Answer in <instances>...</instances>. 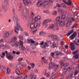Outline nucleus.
Segmentation results:
<instances>
[{"mask_svg": "<svg viewBox=\"0 0 79 79\" xmlns=\"http://www.w3.org/2000/svg\"><path fill=\"white\" fill-rule=\"evenodd\" d=\"M56 6H57V7H61V6H60V4H56Z\"/></svg>", "mask_w": 79, "mask_h": 79, "instance_id": "obj_58", "label": "nucleus"}, {"mask_svg": "<svg viewBox=\"0 0 79 79\" xmlns=\"http://www.w3.org/2000/svg\"><path fill=\"white\" fill-rule=\"evenodd\" d=\"M56 44H55V43H54L52 45L53 48H54L55 47H56Z\"/></svg>", "mask_w": 79, "mask_h": 79, "instance_id": "obj_54", "label": "nucleus"}, {"mask_svg": "<svg viewBox=\"0 0 79 79\" xmlns=\"http://www.w3.org/2000/svg\"><path fill=\"white\" fill-rule=\"evenodd\" d=\"M10 35V34L8 32H6L5 34V37H8Z\"/></svg>", "mask_w": 79, "mask_h": 79, "instance_id": "obj_27", "label": "nucleus"}, {"mask_svg": "<svg viewBox=\"0 0 79 79\" xmlns=\"http://www.w3.org/2000/svg\"><path fill=\"white\" fill-rule=\"evenodd\" d=\"M51 55L52 57H53L55 56V53L54 52H52L51 53Z\"/></svg>", "mask_w": 79, "mask_h": 79, "instance_id": "obj_49", "label": "nucleus"}, {"mask_svg": "<svg viewBox=\"0 0 79 79\" xmlns=\"http://www.w3.org/2000/svg\"><path fill=\"white\" fill-rule=\"evenodd\" d=\"M16 55H19V54H20V52H16Z\"/></svg>", "mask_w": 79, "mask_h": 79, "instance_id": "obj_64", "label": "nucleus"}, {"mask_svg": "<svg viewBox=\"0 0 79 79\" xmlns=\"http://www.w3.org/2000/svg\"><path fill=\"white\" fill-rule=\"evenodd\" d=\"M21 77L22 79H27V75H26L22 74L21 75Z\"/></svg>", "mask_w": 79, "mask_h": 79, "instance_id": "obj_21", "label": "nucleus"}, {"mask_svg": "<svg viewBox=\"0 0 79 79\" xmlns=\"http://www.w3.org/2000/svg\"><path fill=\"white\" fill-rule=\"evenodd\" d=\"M67 70L68 71H71L72 70V68L70 67H69L68 68Z\"/></svg>", "mask_w": 79, "mask_h": 79, "instance_id": "obj_46", "label": "nucleus"}, {"mask_svg": "<svg viewBox=\"0 0 79 79\" xmlns=\"http://www.w3.org/2000/svg\"><path fill=\"white\" fill-rule=\"evenodd\" d=\"M23 14L25 16L26 15H27V10L26 9H24L23 10Z\"/></svg>", "mask_w": 79, "mask_h": 79, "instance_id": "obj_13", "label": "nucleus"}, {"mask_svg": "<svg viewBox=\"0 0 79 79\" xmlns=\"http://www.w3.org/2000/svg\"><path fill=\"white\" fill-rule=\"evenodd\" d=\"M56 75V74H54V75H53L52 77V78L53 79H55V78L56 77V76H55Z\"/></svg>", "mask_w": 79, "mask_h": 79, "instance_id": "obj_52", "label": "nucleus"}, {"mask_svg": "<svg viewBox=\"0 0 79 79\" xmlns=\"http://www.w3.org/2000/svg\"><path fill=\"white\" fill-rule=\"evenodd\" d=\"M2 56H1V57L2 58H3L5 56V52H3L2 53Z\"/></svg>", "mask_w": 79, "mask_h": 79, "instance_id": "obj_32", "label": "nucleus"}, {"mask_svg": "<svg viewBox=\"0 0 79 79\" xmlns=\"http://www.w3.org/2000/svg\"><path fill=\"white\" fill-rule=\"evenodd\" d=\"M44 45L45 47H48V44L47 43H45L44 44Z\"/></svg>", "mask_w": 79, "mask_h": 79, "instance_id": "obj_38", "label": "nucleus"}, {"mask_svg": "<svg viewBox=\"0 0 79 79\" xmlns=\"http://www.w3.org/2000/svg\"><path fill=\"white\" fill-rule=\"evenodd\" d=\"M30 65H31V66L32 68H34V66H35L34 64L31 63Z\"/></svg>", "mask_w": 79, "mask_h": 79, "instance_id": "obj_40", "label": "nucleus"}, {"mask_svg": "<svg viewBox=\"0 0 79 79\" xmlns=\"http://www.w3.org/2000/svg\"><path fill=\"white\" fill-rule=\"evenodd\" d=\"M60 63V65H61L62 66H64V62L62 60H61Z\"/></svg>", "mask_w": 79, "mask_h": 79, "instance_id": "obj_28", "label": "nucleus"}, {"mask_svg": "<svg viewBox=\"0 0 79 79\" xmlns=\"http://www.w3.org/2000/svg\"><path fill=\"white\" fill-rule=\"evenodd\" d=\"M0 48L2 49H5V46L3 45H0Z\"/></svg>", "mask_w": 79, "mask_h": 79, "instance_id": "obj_30", "label": "nucleus"}, {"mask_svg": "<svg viewBox=\"0 0 79 79\" xmlns=\"http://www.w3.org/2000/svg\"><path fill=\"white\" fill-rule=\"evenodd\" d=\"M41 48H45V45L44 44V45H41Z\"/></svg>", "mask_w": 79, "mask_h": 79, "instance_id": "obj_57", "label": "nucleus"}, {"mask_svg": "<svg viewBox=\"0 0 79 79\" xmlns=\"http://www.w3.org/2000/svg\"><path fill=\"white\" fill-rule=\"evenodd\" d=\"M50 72H48L47 73V77H50Z\"/></svg>", "mask_w": 79, "mask_h": 79, "instance_id": "obj_55", "label": "nucleus"}, {"mask_svg": "<svg viewBox=\"0 0 79 79\" xmlns=\"http://www.w3.org/2000/svg\"><path fill=\"white\" fill-rule=\"evenodd\" d=\"M60 17L58 16L56 18V20H57V21H60Z\"/></svg>", "mask_w": 79, "mask_h": 79, "instance_id": "obj_44", "label": "nucleus"}, {"mask_svg": "<svg viewBox=\"0 0 79 79\" xmlns=\"http://www.w3.org/2000/svg\"><path fill=\"white\" fill-rule=\"evenodd\" d=\"M17 40V37H15L12 38L11 40V42H15Z\"/></svg>", "mask_w": 79, "mask_h": 79, "instance_id": "obj_17", "label": "nucleus"}, {"mask_svg": "<svg viewBox=\"0 0 79 79\" xmlns=\"http://www.w3.org/2000/svg\"><path fill=\"white\" fill-rule=\"evenodd\" d=\"M23 2L24 5H26V6H29L30 5H31L32 4V2H31L28 1V0H27V1L23 0Z\"/></svg>", "mask_w": 79, "mask_h": 79, "instance_id": "obj_3", "label": "nucleus"}, {"mask_svg": "<svg viewBox=\"0 0 79 79\" xmlns=\"http://www.w3.org/2000/svg\"><path fill=\"white\" fill-rule=\"evenodd\" d=\"M73 57L76 59H78L79 57V55L78 54L76 55L75 56H74Z\"/></svg>", "mask_w": 79, "mask_h": 79, "instance_id": "obj_33", "label": "nucleus"}, {"mask_svg": "<svg viewBox=\"0 0 79 79\" xmlns=\"http://www.w3.org/2000/svg\"><path fill=\"white\" fill-rule=\"evenodd\" d=\"M30 28L31 29H34V24L31 23L30 24Z\"/></svg>", "mask_w": 79, "mask_h": 79, "instance_id": "obj_22", "label": "nucleus"}, {"mask_svg": "<svg viewBox=\"0 0 79 79\" xmlns=\"http://www.w3.org/2000/svg\"><path fill=\"white\" fill-rule=\"evenodd\" d=\"M56 53L57 55H63V53L59 51L56 52Z\"/></svg>", "mask_w": 79, "mask_h": 79, "instance_id": "obj_19", "label": "nucleus"}, {"mask_svg": "<svg viewBox=\"0 0 79 79\" xmlns=\"http://www.w3.org/2000/svg\"><path fill=\"white\" fill-rule=\"evenodd\" d=\"M19 38L21 40H23V36L22 35H19Z\"/></svg>", "mask_w": 79, "mask_h": 79, "instance_id": "obj_34", "label": "nucleus"}, {"mask_svg": "<svg viewBox=\"0 0 79 79\" xmlns=\"http://www.w3.org/2000/svg\"><path fill=\"white\" fill-rule=\"evenodd\" d=\"M70 24H71V23L67 22V27H69V26H70Z\"/></svg>", "mask_w": 79, "mask_h": 79, "instance_id": "obj_47", "label": "nucleus"}, {"mask_svg": "<svg viewBox=\"0 0 79 79\" xmlns=\"http://www.w3.org/2000/svg\"><path fill=\"white\" fill-rule=\"evenodd\" d=\"M73 72H71L69 75V78L73 77Z\"/></svg>", "mask_w": 79, "mask_h": 79, "instance_id": "obj_25", "label": "nucleus"}, {"mask_svg": "<svg viewBox=\"0 0 79 79\" xmlns=\"http://www.w3.org/2000/svg\"><path fill=\"white\" fill-rule=\"evenodd\" d=\"M65 18H66V16L64 15H62V19H65Z\"/></svg>", "mask_w": 79, "mask_h": 79, "instance_id": "obj_45", "label": "nucleus"}, {"mask_svg": "<svg viewBox=\"0 0 79 79\" xmlns=\"http://www.w3.org/2000/svg\"><path fill=\"white\" fill-rule=\"evenodd\" d=\"M28 21H31V22H32L34 21V18L33 17H31L28 20Z\"/></svg>", "mask_w": 79, "mask_h": 79, "instance_id": "obj_29", "label": "nucleus"}, {"mask_svg": "<svg viewBox=\"0 0 79 79\" xmlns=\"http://www.w3.org/2000/svg\"><path fill=\"white\" fill-rule=\"evenodd\" d=\"M50 0H41L38 1L37 3V6L38 7H40L41 6H42L43 7L48 5L50 3Z\"/></svg>", "mask_w": 79, "mask_h": 79, "instance_id": "obj_2", "label": "nucleus"}, {"mask_svg": "<svg viewBox=\"0 0 79 79\" xmlns=\"http://www.w3.org/2000/svg\"><path fill=\"white\" fill-rule=\"evenodd\" d=\"M65 25V23L62 21H60L59 22L57 23V26H60L61 27H63Z\"/></svg>", "mask_w": 79, "mask_h": 79, "instance_id": "obj_4", "label": "nucleus"}, {"mask_svg": "<svg viewBox=\"0 0 79 79\" xmlns=\"http://www.w3.org/2000/svg\"><path fill=\"white\" fill-rule=\"evenodd\" d=\"M41 19V17L40 15H38L37 17H36L35 19V21L36 22H37L39 21H40Z\"/></svg>", "mask_w": 79, "mask_h": 79, "instance_id": "obj_10", "label": "nucleus"}, {"mask_svg": "<svg viewBox=\"0 0 79 79\" xmlns=\"http://www.w3.org/2000/svg\"><path fill=\"white\" fill-rule=\"evenodd\" d=\"M37 77L35 75H32V74H31L28 77V79H36Z\"/></svg>", "mask_w": 79, "mask_h": 79, "instance_id": "obj_7", "label": "nucleus"}, {"mask_svg": "<svg viewBox=\"0 0 79 79\" xmlns=\"http://www.w3.org/2000/svg\"><path fill=\"white\" fill-rule=\"evenodd\" d=\"M55 65V64L52 62H51L49 63V68H53Z\"/></svg>", "mask_w": 79, "mask_h": 79, "instance_id": "obj_16", "label": "nucleus"}, {"mask_svg": "<svg viewBox=\"0 0 79 79\" xmlns=\"http://www.w3.org/2000/svg\"><path fill=\"white\" fill-rule=\"evenodd\" d=\"M44 63L45 64H47L48 63V61L46 59H44Z\"/></svg>", "mask_w": 79, "mask_h": 79, "instance_id": "obj_41", "label": "nucleus"}, {"mask_svg": "<svg viewBox=\"0 0 79 79\" xmlns=\"http://www.w3.org/2000/svg\"><path fill=\"white\" fill-rule=\"evenodd\" d=\"M52 20L48 19H46L44 20V22H43V24L42 25L43 26H45L46 24H47L48 23H49V22H51Z\"/></svg>", "mask_w": 79, "mask_h": 79, "instance_id": "obj_5", "label": "nucleus"}, {"mask_svg": "<svg viewBox=\"0 0 79 79\" xmlns=\"http://www.w3.org/2000/svg\"><path fill=\"white\" fill-rule=\"evenodd\" d=\"M21 66H23V64H20L17 65L16 67V69H20V67Z\"/></svg>", "mask_w": 79, "mask_h": 79, "instance_id": "obj_18", "label": "nucleus"}, {"mask_svg": "<svg viewBox=\"0 0 79 79\" xmlns=\"http://www.w3.org/2000/svg\"><path fill=\"white\" fill-rule=\"evenodd\" d=\"M54 24H51L49 26V28L51 29H53V27H54Z\"/></svg>", "mask_w": 79, "mask_h": 79, "instance_id": "obj_23", "label": "nucleus"}, {"mask_svg": "<svg viewBox=\"0 0 79 79\" xmlns=\"http://www.w3.org/2000/svg\"><path fill=\"white\" fill-rule=\"evenodd\" d=\"M19 69H16L15 71L16 73L19 76L21 74V73L20 71H19Z\"/></svg>", "mask_w": 79, "mask_h": 79, "instance_id": "obj_20", "label": "nucleus"}, {"mask_svg": "<svg viewBox=\"0 0 79 79\" xmlns=\"http://www.w3.org/2000/svg\"><path fill=\"white\" fill-rule=\"evenodd\" d=\"M20 45L21 47V48L23 50H25V47L23 46V42L21 40L20 41Z\"/></svg>", "mask_w": 79, "mask_h": 79, "instance_id": "obj_11", "label": "nucleus"}, {"mask_svg": "<svg viewBox=\"0 0 79 79\" xmlns=\"http://www.w3.org/2000/svg\"><path fill=\"white\" fill-rule=\"evenodd\" d=\"M25 35L26 36H29V34L27 33H26Z\"/></svg>", "mask_w": 79, "mask_h": 79, "instance_id": "obj_63", "label": "nucleus"}, {"mask_svg": "<svg viewBox=\"0 0 79 79\" xmlns=\"http://www.w3.org/2000/svg\"><path fill=\"white\" fill-rule=\"evenodd\" d=\"M63 73H66L67 72V69L66 68H64L62 70Z\"/></svg>", "mask_w": 79, "mask_h": 79, "instance_id": "obj_37", "label": "nucleus"}, {"mask_svg": "<svg viewBox=\"0 0 79 79\" xmlns=\"http://www.w3.org/2000/svg\"><path fill=\"white\" fill-rule=\"evenodd\" d=\"M74 32V31L73 30H71L70 31H69L68 33H67L66 35H67V37L68 36H69L72 33H73Z\"/></svg>", "mask_w": 79, "mask_h": 79, "instance_id": "obj_14", "label": "nucleus"}, {"mask_svg": "<svg viewBox=\"0 0 79 79\" xmlns=\"http://www.w3.org/2000/svg\"><path fill=\"white\" fill-rule=\"evenodd\" d=\"M31 53H34V54H35L37 53V52H36L35 51H33L31 52Z\"/></svg>", "mask_w": 79, "mask_h": 79, "instance_id": "obj_50", "label": "nucleus"}, {"mask_svg": "<svg viewBox=\"0 0 79 79\" xmlns=\"http://www.w3.org/2000/svg\"><path fill=\"white\" fill-rule=\"evenodd\" d=\"M23 60V58L20 57L18 59V60L19 62H21V61H22Z\"/></svg>", "mask_w": 79, "mask_h": 79, "instance_id": "obj_31", "label": "nucleus"}, {"mask_svg": "<svg viewBox=\"0 0 79 79\" xmlns=\"http://www.w3.org/2000/svg\"><path fill=\"white\" fill-rule=\"evenodd\" d=\"M19 43L18 42H16L15 43H14V45L16 47H18V46H19Z\"/></svg>", "mask_w": 79, "mask_h": 79, "instance_id": "obj_26", "label": "nucleus"}, {"mask_svg": "<svg viewBox=\"0 0 79 79\" xmlns=\"http://www.w3.org/2000/svg\"><path fill=\"white\" fill-rule=\"evenodd\" d=\"M77 73H78V72L77 71H75L74 73V76H76L77 74Z\"/></svg>", "mask_w": 79, "mask_h": 79, "instance_id": "obj_56", "label": "nucleus"}, {"mask_svg": "<svg viewBox=\"0 0 79 79\" xmlns=\"http://www.w3.org/2000/svg\"><path fill=\"white\" fill-rule=\"evenodd\" d=\"M53 15H57V11H54L53 13Z\"/></svg>", "mask_w": 79, "mask_h": 79, "instance_id": "obj_48", "label": "nucleus"}, {"mask_svg": "<svg viewBox=\"0 0 79 79\" xmlns=\"http://www.w3.org/2000/svg\"><path fill=\"white\" fill-rule=\"evenodd\" d=\"M66 20L68 21V23H71V20L70 18H67Z\"/></svg>", "mask_w": 79, "mask_h": 79, "instance_id": "obj_24", "label": "nucleus"}, {"mask_svg": "<svg viewBox=\"0 0 79 79\" xmlns=\"http://www.w3.org/2000/svg\"><path fill=\"white\" fill-rule=\"evenodd\" d=\"M31 44H34L35 43V41L33 40L32 39H31Z\"/></svg>", "mask_w": 79, "mask_h": 79, "instance_id": "obj_39", "label": "nucleus"}, {"mask_svg": "<svg viewBox=\"0 0 79 79\" xmlns=\"http://www.w3.org/2000/svg\"><path fill=\"white\" fill-rule=\"evenodd\" d=\"M37 26H38L37 24H34V28L35 29V28H37Z\"/></svg>", "mask_w": 79, "mask_h": 79, "instance_id": "obj_43", "label": "nucleus"}, {"mask_svg": "<svg viewBox=\"0 0 79 79\" xmlns=\"http://www.w3.org/2000/svg\"><path fill=\"white\" fill-rule=\"evenodd\" d=\"M31 16L32 17H33V16H34V13H33V12H31Z\"/></svg>", "mask_w": 79, "mask_h": 79, "instance_id": "obj_61", "label": "nucleus"}, {"mask_svg": "<svg viewBox=\"0 0 79 79\" xmlns=\"http://www.w3.org/2000/svg\"><path fill=\"white\" fill-rule=\"evenodd\" d=\"M54 68L56 69L59 67V66L58 65H54Z\"/></svg>", "mask_w": 79, "mask_h": 79, "instance_id": "obj_35", "label": "nucleus"}, {"mask_svg": "<svg viewBox=\"0 0 79 79\" xmlns=\"http://www.w3.org/2000/svg\"><path fill=\"white\" fill-rule=\"evenodd\" d=\"M44 34V31H41L40 32L39 34L40 35H42Z\"/></svg>", "mask_w": 79, "mask_h": 79, "instance_id": "obj_59", "label": "nucleus"}, {"mask_svg": "<svg viewBox=\"0 0 79 79\" xmlns=\"http://www.w3.org/2000/svg\"><path fill=\"white\" fill-rule=\"evenodd\" d=\"M7 73L8 74H10V70L9 68H7Z\"/></svg>", "mask_w": 79, "mask_h": 79, "instance_id": "obj_42", "label": "nucleus"}, {"mask_svg": "<svg viewBox=\"0 0 79 79\" xmlns=\"http://www.w3.org/2000/svg\"><path fill=\"white\" fill-rule=\"evenodd\" d=\"M6 57L9 60H13V57L10 55V54L7 55Z\"/></svg>", "mask_w": 79, "mask_h": 79, "instance_id": "obj_12", "label": "nucleus"}, {"mask_svg": "<svg viewBox=\"0 0 79 79\" xmlns=\"http://www.w3.org/2000/svg\"><path fill=\"white\" fill-rule=\"evenodd\" d=\"M62 1L63 2H64V3L67 5L70 6L72 5V2L70 0H68L67 2L64 0H63Z\"/></svg>", "mask_w": 79, "mask_h": 79, "instance_id": "obj_6", "label": "nucleus"}, {"mask_svg": "<svg viewBox=\"0 0 79 79\" xmlns=\"http://www.w3.org/2000/svg\"><path fill=\"white\" fill-rule=\"evenodd\" d=\"M60 12L61 14H63L64 13V12H63V11L62 10H60Z\"/></svg>", "mask_w": 79, "mask_h": 79, "instance_id": "obj_62", "label": "nucleus"}, {"mask_svg": "<svg viewBox=\"0 0 79 79\" xmlns=\"http://www.w3.org/2000/svg\"><path fill=\"white\" fill-rule=\"evenodd\" d=\"M52 38L54 39H57V36L55 35H52Z\"/></svg>", "mask_w": 79, "mask_h": 79, "instance_id": "obj_36", "label": "nucleus"}, {"mask_svg": "<svg viewBox=\"0 0 79 79\" xmlns=\"http://www.w3.org/2000/svg\"><path fill=\"white\" fill-rule=\"evenodd\" d=\"M78 52V51H76L74 52H73V53L74 55H75V54H76V53H77V52Z\"/></svg>", "mask_w": 79, "mask_h": 79, "instance_id": "obj_51", "label": "nucleus"}, {"mask_svg": "<svg viewBox=\"0 0 79 79\" xmlns=\"http://www.w3.org/2000/svg\"><path fill=\"white\" fill-rule=\"evenodd\" d=\"M0 68L1 69V70H3V65H0Z\"/></svg>", "mask_w": 79, "mask_h": 79, "instance_id": "obj_53", "label": "nucleus"}, {"mask_svg": "<svg viewBox=\"0 0 79 79\" xmlns=\"http://www.w3.org/2000/svg\"><path fill=\"white\" fill-rule=\"evenodd\" d=\"M70 46L72 50H74L75 49V48L74 47V43H71Z\"/></svg>", "mask_w": 79, "mask_h": 79, "instance_id": "obj_8", "label": "nucleus"}, {"mask_svg": "<svg viewBox=\"0 0 79 79\" xmlns=\"http://www.w3.org/2000/svg\"><path fill=\"white\" fill-rule=\"evenodd\" d=\"M7 0H4V2L2 4L3 6H5L7 5Z\"/></svg>", "mask_w": 79, "mask_h": 79, "instance_id": "obj_15", "label": "nucleus"}, {"mask_svg": "<svg viewBox=\"0 0 79 79\" xmlns=\"http://www.w3.org/2000/svg\"><path fill=\"white\" fill-rule=\"evenodd\" d=\"M13 20L14 22H16V26H15L14 29L15 32L16 34H18L19 31H22L23 29L20 26L19 24L18 23V16L16 15H14L13 17Z\"/></svg>", "mask_w": 79, "mask_h": 79, "instance_id": "obj_1", "label": "nucleus"}, {"mask_svg": "<svg viewBox=\"0 0 79 79\" xmlns=\"http://www.w3.org/2000/svg\"><path fill=\"white\" fill-rule=\"evenodd\" d=\"M61 5H62V6H63V8H65V7H66V6L64 4V3H62L61 4Z\"/></svg>", "mask_w": 79, "mask_h": 79, "instance_id": "obj_60", "label": "nucleus"}, {"mask_svg": "<svg viewBox=\"0 0 79 79\" xmlns=\"http://www.w3.org/2000/svg\"><path fill=\"white\" fill-rule=\"evenodd\" d=\"M76 35H77L76 33H74L73 34L71 35L70 37L71 39V40H73V39H74V38H75V36H76Z\"/></svg>", "mask_w": 79, "mask_h": 79, "instance_id": "obj_9", "label": "nucleus"}]
</instances>
